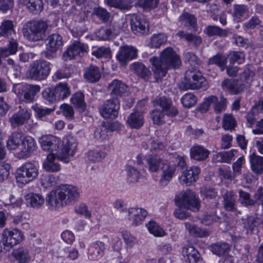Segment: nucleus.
Instances as JSON below:
<instances>
[{"mask_svg":"<svg viewBox=\"0 0 263 263\" xmlns=\"http://www.w3.org/2000/svg\"><path fill=\"white\" fill-rule=\"evenodd\" d=\"M229 250V246L227 243H217L212 246V252L217 256H222L227 253Z\"/></svg>","mask_w":263,"mask_h":263,"instance_id":"nucleus-52","label":"nucleus"},{"mask_svg":"<svg viewBox=\"0 0 263 263\" xmlns=\"http://www.w3.org/2000/svg\"><path fill=\"white\" fill-rule=\"evenodd\" d=\"M71 103L80 112L84 111L86 104L84 101V95L81 92L75 93L71 98Z\"/></svg>","mask_w":263,"mask_h":263,"instance_id":"nucleus-37","label":"nucleus"},{"mask_svg":"<svg viewBox=\"0 0 263 263\" xmlns=\"http://www.w3.org/2000/svg\"><path fill=\"white\" fill-rule=\"evenodd\" d=\"M128 219L133 226H138L142 223L147 215L146 210L141 208H130L128 211Z\"/></svg>","mask_w":263,"mask_h":263,"instance_id":"nucleus-22","label":"nucleus"},{"mask_svg":"<svg viewBox=\"0 0 263 263\" xmlns=\"http://www.w3.org/2000/svg\"><path fill=\"white\" fill-rule=\"evenodd\" d=\"M184 226L190 234L197 237H206L210 232L205 229H201L190 222H185Z\"/></svg>","mask_w":263,"mask_h":263,"instance_id":"nucleus-38","label":"nucleus"},{"mask_svg":"<svg viewBox=\"0 0 263 263\" xmlns=\"http://www.w3.org/2000/svg\"><path fill=\"white\" fill-rule=\"evenodd\" d=\"M48 23L43 20H32L23 26L22 33L28 41L38 42L44 40L48 33Z\"/></svg>","mask_w":263,"mask_h":263,"instance_id":"nucleus-4","label":"nucleus"},{"mask_svg":"<svg viewBox=\"0 0 263 263\" xmlns=\"http://www.w3.org/2000/svg\"><path fill=\"white\" fill-rule=\"evenodd\" d=\"M126 122L131 128L139 129L143 126L144 122L143 114L141 111H135L127 117Z\"/></svg>","mask_w":263,"mask_h":263,"instance_id":"nucleus-26","label":"nucleus"},{"mask_svg":"<svg viewBox=\"0 0 263 263\" xmlns=\"http://www.w3.org/2000/svg\"><path fill=\"white\" fill-rule=\"evenodd\" d=\"M23 134L22 133L15 132L9 137L7 140V146L8 149H16L23 139Z\"/></svg>","mask_w":263,"mask_h":263,"instance_id":"nucleus-40","label":"nucleus"},{"mask_svg":"<svg viewBox=\"0 0 263 263\" xmlns=\"http://www.w3.org/2000/svg\"><path fill=\"white\" fill-rule=\"evenodd\" d=\"M131 69L136 74L145 80H148L152 74L148 68L141 63H134L131 65Z\"/></svg>","mask_w":263,"mask_h":263,"instance_id":"nucleus-34","label":"nucleus"},{"mask_svg":"<svg viewBox=\"0 0 263 263\" xmlns=\"http://www.w3.org/2000/svg\"><path fill=\"white\" fill-rule=\"evenodd\" d=\"M179 21H182L186 27L194 28L196 24V18L194 15L187 12L183 13L179 17Z\"/></svg>","mask_w":263,"mask_h":263,"instance_id":"nucleus-55","label":"nucleus"},{"mask_svg":"<svg viewBox=\"0 0 263 263\" xmlns=\"http://www.w3.org/2000/svg\"><path fill=\"white\" fill-rule=\"evenodd\" d=\"M104 3L109 7L121 10H129L132 7L131 5L123 0H104Z\"/></svg>","mask_w":263,"mask_h":263,"instance_id":"nucleus-49","label":"nucleus"},{"mask_svg":"<svg viewBox=\"0 0 263 263\" xmlns=\"http://www.w3.org/2000/svg\"><path fill=\"white\" fill-rule=\"evenodd\" d=\"M22 149L18 153L20 158L28 157L35 151L36 145L35 140L30 136L24 137L22 142Z\"/></svg>","mask_w":263,"mask_h":263,"instance_id":"nucleus-21","label":"nucleus"},{"mask_svg":"<svg viewBox=\"0 0 263 263\" xmlns=\"http://www.w3.org/2000/svg\"><path fill=\"white\" fill-rule=\"evenodd\" d=\"M132 31L135 34H147L149 32V24L144 17L134 14L130 20Z\"/></svg>","mask_w":263,"mask_h":263,"instance_id":"nucleus-14","label":"nucleus"},{"mask_svg":"<svg viewBox=\"0 0 263 263\" xmlns=\"http://www.w3.org/2000/svg\"><path fill=\"white\" fill-rule=\"evenodd\" d=\"M77 147L76 139L71 136L65 137L63 139L62 148L56 154L51 153L47 156L43 164V168L48 172H58L61 166L57 159L68 163L75 154Z\"/></svg>","mask_w":263,"mask_h":263,"instance_id":"nucleus-1","label":"nucleus"},{"mask_svg":"<svg viewBox=\"0 0 263 263\" xmlns=\"http://www.w3.org/2000/svg\"><path fill=\"white\" fill-rule=\"evenodd\" d=\"M110 130L105 126H102L97 128L94 136L96 139L100 141H104L108 138V133Z\"/></svg>","mask_w":263,"mask_h":263,"instance_id":"nucleus-60","label":"nucleus"},{"mask_svg":"<svg viewBox=\"0 0 263 263\" xmlns=\"http://www.w3.org/2000/svg\"><path fill=\"white\" fill-rule=\"evenodd\" d=\"M165 111L155 109L151 112V118L155 124L160 125L165 123Z\"/></svg>","mask_w":263,"mask_h":263,"instance_id":"nucleus-50","label":"nucleus"},{"mask_svg":"<svg viewBox=\"0 0 263 263\" xmlns=\"http://www.w3.org/2000/svg\"><path fill=\"white\" fill-rule=\"evenodd\" d=\"M25 199L27 206L34 209H40L45 203L44 198L40 194L29 193L25 195Z\"/></svg>","mask_w":263,"mask_h":263,"instance_id":"nucleus-24","label":"nucleus"},{"mask_svg":"<svg viewBox=\"0 0 263 263\" xmlns=\"http://www.w3.org/2000/svg\"><path fill=\"white\" fill-rule=\"evenodd\" d=\"M227 63V57L222 53H217L209 60V63L215 64L220 67L222 70L225 68Z\"/></svg>","mask_w":263,"mask_h":263,"instance_id":"nucleus-48","label":"nucleus"},{"mask_svg":"<svg viewBox=\"0 0 263 263\" xmlns=\"http://www.w3.org/2000/svg\"><path fill=\"white\" fill-rule=\"evenodd\" d=\"M40 90V85L29 84H15L13 88L14 92L26 103L33 102Z\"/></svg>","mask_w":263,"mask_h":263,"instance_id":"nucleus-8","label":"nucleus"},{"mask_svg":"<svg viewBox=\"0 0 263 263\" xmlns=\"http://www.w3.org/2000/svg\"><path fill=\"white\" fill-rule=\"evenodd\" d=\"M221 85L223 89L228 90L233 95L241 92L245 88V85L237 80H225Z\"/></svg>","mask_w":263,"mask_h":263,"instance_id":"nucleus-25","label":"nucleus"},{"mask_svg":"<svg viewBox=\"0 0 263 263\" xmlns=\"http://www.w3.org/2000/svg\"><path fill=\"white\" fill-rule=\"evenodd\" d=\"M20 4L26 6L31 12H39L42 10V0H20Z\"/></svg>","mask_w":263,"mask_h":263,"instance_id":"nucleus-39","label":"nucleus"},{"mask_svg":"<svg viewBox=\"0 0 263 263\" xmlns=\"http://www.w3.org/2000/svg\"><path fill=\"white\" fill-rule=\"evenodd\" d=\"M138 50L134 47L128 45L121 46L116 55V58L121 65H125L127 62L136 58Z\"/></svg>","mask_w":263,"mask_h":263,"instance_id":"nucleus-15","label":"nucleus"},{"mask_svg":"<svg viewBox=\"0 0 263 263\" xmlns=\"http://www.w3.org/2000/svg\"><path fill=\"white\" fill-rule=\"evenodd\" d=\"M108 89L112 98H118L125 96L128 92V87L121 81L115 79L108 84Z\"/></svg>","mask_w":263,"mask_h":263,"instance_id":"nucleus-20","label":"nucleus"},{"mask_svg":"<svg viewBox=\"0 0 263 263\" xmlns=\"http://www.w3.org/2000/svg\"><path fill=\"white\" fill-rule=\"evenodd\" d=\"M180 88L182 90L199 89L206 90L208 87V82L199 71L195 69L189 70L186 71L184 81L180 85Z\"/></svg>","mask_w":263,"mask_h":263,"instance_id":"nucleus-5","label":"nucleus"},{"mask_svg":"<svg viewBox=\"0 0 263 263\" xmlns=\"http://www.w3.org/2000/svg\"><path fill=\"white\" fill-rule=\"evenodd\" d=\"M248 12L249 10L247 6L235 4L233 7L232 15L234 21L240 22L247 16Z\"/></svg>","mask_w":263,"mask_h":263,"instance_id":"nucleus-33","label":"nucleus"},{"mask_svg":"<svg viewBox=\"0 0 263 263\" xmlns=\"http://www.w3.org/2000/svg\"><path fill=\"white\" fill-rule=\"evenodd\" d=\"M105 249V245L102 241H97L91 244L88 249L89 259L92 260L99 259L104 255Z\"/></svg>","mask_w":263,"mask_h":263,"instance_id":"nucleus-23","label":"nucleus"},{"mask_svg":"<svg viewBox=\"0 0 263 263\" xmlns=\"http://www.w3.org/2000/svg\"><path fill=\"white\" fill-rule=\"evenodd\" d=\"M236 125V121L232 115L226 114L222 121V127L225 130H233Z\"/></svg>","mask_w":263,"mask_h":263,"instance_id":"nucleus-57","label":"nucleus"},{"mask_svg":"<svg viewBox=\"0 0 263 263\" xmlns=\"http://www.w3.org/2000/svg\"><path fill=\"white\" fill-rule=\"evenodd\" d=\"M250 163L252 171L258 175L263 173V157L257 156L254 153L250 156Z\"/></svg>","mask_w":263,"mask_h":263,"instance_id":"nucleus-32","label":"nucleus"},{"mask_svg":"<svg viewBox=\"0 0 263 263\" xmlns=\"http://www.w3.org/2000/svg\"><path fill=\"white\" fill-rule=\"evenodd\" d=\"M182 255L189 263H197L200 259V255L198 251L193 246H187L183 247Z\"/></svg>","mask_w":263,"mask_h":263,"instance_id":"nucleus-29","label":"nucleus"},{"mask_svg":"<svg viewBox=\"0 0 263 263\" xmlns=\"http://www.w3.org/2000/svg\"><path fill=\"white\" fill-rule=\"evenodd\" d=\"M222 198L223 199V208L227 211H235L236 199L235 195L232 191H227L226 193L223 195Z\"/></svg>","mask_w":263,"mask_h":263,"instance_id":"nucleus-36","label":"nucleus"},{"mask_svg":"<svg viewBox=\"0 0 263 263\" xmlns=\"http://www.w3.org/2000/svg\"><path fill=\"white\" fill-rule=\"evenodd\" d=\"M201 194L207 200L219 198L217 192L213 188L202 187L200 191Z\"/></svg>","mask_w":263,"mask_h":263,"instance_id":"nucleus-64","label":"nucleus"},{"mask_svg":"<svg viewBox=\"0 0 263 263\" xmlns=\"http://www.w3.org/2000/svg\"><path fill=\"white\" fill-rule=\"evenodd\" d=\"M92 54L97 58L104 57L107 59L111 58V51L109 47L102 46L92 52Z\"/></svg>","mask_w":263,"mask_h":263,"instance_id":"nucleus-56","label":"nucleus"},{"mask_svg":"<svg viewBox=\"0 0 263 263\" xmlns=\"http://www.w3.org/2000/svg\"><path fill=\"white\" fill-rule=\"evenodd\" d=\"M79 192L71 185H62L50 192L46 199V204L50 210L60 208L77 199Z\"/></svg>","mask_w":263,"mask_h":263,"instance_id":"nucleus-3","label":"nucleus"},{"mask_svg":"<svg viewBox=\"0 0 263 263\" xmlns=\"http://www.w3.org/2000/svg\"><path fill=\"white\" fill-rule=\"evenodd\" d=\"M120 101L118 98H112L106 100L100 109L102 117L105 118H115L119 114Z\"/></svg>","mask_w":263,"mask_h":263,"instance_id":"nucleus-13","label":"nucleus"},{"mask_svg":"<svg viewBox=\"0 0 263 263\" xmlns=\"http://www.w3.org/2000/svg\"><path fill=\"white\" fill-rule=\"evenodd\" d=\"M40 142L43 150L53 152L58 149L61 143V140L51 135H45L40 139Z\"/></svg>","mask_w":263,"mask_h":263,"instance_id":"nucleus-19","label":"nucleus"},{"mask_svg":"<svg viewBox=\"0 0 263 263\" xmlns=\"http://www.w3.org/2000/svg\"><path fill=\"white\" fill-rule=\"evenodd\" d=\"M114 28V26L111 25L101 28L97 32V36L102 40L112 39L116 35Z\"/></svg>","mask_w":263,"mask_h":263,"instance_id":"nucleus-45","label":"nucleus"},{"mask_svg":"<svg viewBox=\"0 0 263 263\" xmlns=\"http://www.w3.org/2000/svg\"><path fill=\"white\" fill-rule=\"evenodd\" d=\"M176 204L178 207L191 210L198 211L200 207L199 199L196 197L194 192L191 190L181 192L175 197Z\"/></svg>","mask_w":263,"mask_h":263,"instance_id":"nucleus-7","label":"nucleus"},{"mask_svg":"<svg viewBox=\"0 0 263 263\" xmlns=\"http://www.w3.org/2000/svg\"><path fill=\"white\" fill-rule=\"evenodd\" d=\"M54 89L57 101L67 98L70 94V88L66 83H59L54 88Z\"/></svg>","mask_w":263,"mask_h":263,"instance_id":"nucleus-41","label":"nucleus"},{"mask_svg":"<svg viewBox=\"0 0 263 263\" xmlns=\"http://www.w3.org/2000/svg\"><path fill=\"white\" fill-rule=\"evenodd\" d=\"M18 48L17 41L13 39L9 41L7 47L0 48V56L2 58H6L8 56L16 53Z\"/></svg>","mask_w":263,"mask_h":263,"instance_id":"nucleus-43","label":"nucleus"},{"mask_svg":"<svg viewBox=\"0 0 263 263\" xmlns=\"http://www.w3.org/2000/svg\"><path fill=\"white\" fill-rule=\"evenodd\" d=\"M146 226L149 232L155 236L162 237L165 235L163 229L155 221H150Z\"/></svg>","mask_w":263,"mask_h":263,"instance_id":"nucleus-53","label":"nucleus"},{"mask_svg":"<svg viewBox=\"0 0 263 263\" xmlns=\"http://www.w3.org/2000/svg\"><path fill=\"white\" fill-rule=\"evenodd\" d=\"M39 174L36 166L30 162L26 163L17 170L16 180L23 184H27L34 179Z\"/></svg>","mask_w":263,"mask_h":263,"instance_id":"nucleus-9","label":"nucleus"},{"mask_svg":"<svg viewBox=\"0 0 263 263\" xmlns=\"http://www.w3.org/2000/svg\"><path fill=\"white\" fill-rule=\"evenodd\" d=\"M181 102L184 107L190 108L196 104L197 98L194 95L187 93L183 96Z\"/></svg>","mask_w":263,"mask_h":263,"instance_id":"nucleus-58","label":"nucleus"},{"mask_svg":"<svg viewBox=\"0 0 263 263\" xmlns=\"http://www.w3.org/2000/svg\"><path fill=\"white\" fill-rule=\"evenodd\" d=\"M30 118L31 113L27 108L20 107V110L9 118V122L11 127L15 128L24 125Z\"/></svg>","mask_w":263,"mask_h":263,"instance_id":"nucleus-16","label":"nucleus"},{"mask_svg":"<svg viewBox=\"0 0 263 263\" xmlns=\"http://www.w3.org/2000/svg\"><path fill=\"white\" fill-rule=\"evenodd\" d=\"M23 239L24 235L22 232L17 229H5L1 235V240L4 246L8 248H11L20 243Z\"/></svg>","mask_w":263,"mask_h":263,"instance_id":"nucleus-11","label":"nucleus"},{"mask_svg":"<svg viewBox=\"0 0 263 263\" xmlns=\"http://www.w3.org/2000/svg\"><path fill=\"white\" fill-rule=\"evenodd\" d=\"M50 71V63L45 60H37L31 63L26 72L27 78L34 80H45Z\"/></svg>","mask_w":263,"mask_h":263,"instance_id":"nucleus-6","label":"nucleus"},{"mask_svg":"<svg viewBox=\"0 0 263 263\" xmlns=\"http://www.w3.org/2000/svg\"><path fill=\"white\" fill-rule=\"evenodd\" d=\"M146 162L148 170L151 172H157L160 167L165 163L166 161L163 160L159 156L157 155H149L146 158Z\"/></svg>","mask_w":263,"mask_h":263,"instance_id":"nucleus-30","label":"nucleus"},{"mask_svg":"<svg viewBox=\"0 0 263 263\" xmlns=\"http://www.w3.org/2000/svg\"><path fill=\"white\" fill-rule=\"evenodd\" d=\"M210 152L201 145H196L190 149L191 158L201 161L205 160L209 156Z\"/></svg>","mask_w":263,"mask_h":263,"instance_id":"nucleus-28","label":"nucleus"},{"mask_svg":"<svg viewBox=\"0 0 263 263\" xmlns=\"http://www.w3.org/2000/svg\"><path fill=\"white\" fill-rule=\"evenodd\" d=\"M46 51L45 57L48 59L54 57L57 51L63 45L62 36L58 33H54L48 36L47 39Z\"/></svg>","mask_w":263,"mask_h":263,"instance_id":"nucleus-12","label":"nucleus"},{"mask_svg":"<svg viewBox=\"0 0 263 263\" xmlns=\"http://www.w3.org/2000/svg\"><path fill=\"white\" fill-rule=\"evenodd\" d=\"M185 62L191 66L197 67L200 64V61L198 57L193 53L187 52L184 53Z\"/></svg>","mask_w":263,"mask_h":263,"instance_id":"nucleus-63","label":"nucleus"},{"mask_svg":"<svg viewBox=\"0 0 263 263\" xmlns=\"http://www.w3.org/2000/svg\"><path fill=\"white\" fill-rule=\"evenodd\" d=\"M105 157V154L104 152L90 151L86 154V157L88 160L92 162L100 161Z\"/></svg>","mask_w":263,"mask_h":263,"instance_id":"nucleus-62","label":"nucleus"},{"mask_svg":"<svg viewBox=\"0 0 263 263\" xmlns=\"http://www.w3.org/2000/svg\"><path fill=\"white\" fill-rule=\"evenodd\" d=\"M162 170V176L160 179L161 185H166L168 182L171 180L176 171V166L174 165H170L169 164H164L161 166Z\"/></svg>","mask_w":263,"mask_h":263,"instance_id":"nucleus-35","label":"nucleus"},{"mask_svg":"<svg viewBox=\"0 0 263 263\" xmlns=\"http://www.w3.org/2000/svg\"><path fill=\"white\" fill-rule=\"evenodd\" d=\"M217 101V97L215 96H211L204 99V101L201 104L199 109L202 112L207 111L211 105L214 106V104Z\"/></svg>","mask_w":263,"mask_h":263,"instance_id":"nucleus-61","label":"nucleus"},{"mask_svg":"<svg viewBox=\"0 0 263 263\" xmlns=\"http://www.w3.org/2000/svg\"><path fill=\"white\" fill-rule=\"evenodd\" d=\"M126 170L128 181L129 183L137 182L140 177V174L137 169L131 165H127Z\"/></svg>","mask_w":263,"mask_h":263,"instance_id":"nucleus-54","label":"nucleus"},{"mask_svg":"<svg viewBox=\"0 0 263 263\" xmlns=\"http://www.w3.org/2000/svg\"><path fill=\"white\" fill-rule=\"evenodd\" d=\"M14 25L11 20H4L0 26V37H9L15 34Z\"/></svg>","mask_w":263,"mask_h":263,"instance_id":"nucleus-42","label":"nucleus"},{"mask_svg":"<svg viewBox=\"0 0 263 263\" xmlns=\"http://www.w3.org/2000/svg\"><path fill=\"white\" fill-rule=\"evenodd\" d=\"M200 172V168L197 166H192L186 168L182 171L181 176L180 177V182L182 184L190 185L195 182L199 178Z\"/></svg>","mask_w":263,"mask_h":263,"instance_id":"nucleus-18","label":"nucleus"},{"mask_svg":"<svg viewBox=\"0 0 263 263\" xmlns=\"http://www.w3.org/2000/svg\"><path fill=\"white\" fill-rule=\"evenodd\" d=\"M167 41V36L163 33H160L153 35L148 44L151 48H159L162 44Z\"/></svg>","mask_w":263,"mask_h":263,"instance_id":"nucleus-47","label":"nucleus"},{"mask_svg":"<svg viewBox=\"0 0 263 263\" xmlns=\"http://www.w3.org/2000/svg\"><path fill=\"white\" fill-rule=\"evenodd\" d=\"M88 49L87 44L76 41L63 53V59L64 61H68L84 57L88 53Z\"/></svg>","mask_w":263,"mask_h":263,"instance_id":"nucleus-10","label":"nucleus"},{"mask_svg":"<svg viewBox=\"0 0 263 263\" xmlns=\"http://www.w3.org/2000/svg\"><path fill=\"white\" fill-rule=\"evenodd\" d=\"M154 106H159L162 110L165 111L166 116L170 117H174L178 114V111L176 107L172 105V102L170 99L165 97H160L154 100Z\"/></svg>","mask_w":263,"mask_h":263,"instance_id":"nucleus-17","label":"nucleus"},{"mask_svg":"<svg viewBox=\"0 0 263 263\" xmlns=\"http://www.w3.org/2000/svg\"><path fill=\"white\" fill-rule=\"evenodd\" d=\"M204 32L209 36H218L220 37H225L228 36L229 31L216 26H208L205 29Z\"/></svg>","mask_w":263,"mask_h":263,"instance_id":"nucleus-44","label":"nucleus"},{"mask_svg":"<svg viewBox=\"0 0 263 263\" xmlns=\"http://www.w3.org/2000/svg\"><path fill=\"white\" fill-rule=\"evenodd\" d=\"M239 201L241 204L245 206H249L255 204V201L251 198L248 193L240 190L239 191Z\"/></svg>","mask_w":263,"mask_h":263,"instance_id":"nucleus-59","label":"nucleus"},{"mask_svg":"<svg viewBox=\"0 0 263 263\" xmlns=\"http://www.w3.org/2000/svg\"><path fill=\"white\" fill-rule=\"evenodd\" d=\"M11 254L17 263H28L31 259L28 250L25 247L14 249Z\"/></svg>","mask_w":263,"mask_h":263,"instance_id":"nucleus-27","label":"nucleus"},{"mask_svg":"<svg viewBox=\"0 0 263 263\" xmlns=\"http://www.w3.org/2000/svg\"><path fill=\"white\" fill-rule=\"evenodd\" d=\"M101 72L98 67L90 65L85 69L84 73V79L89 83H96L100 79Z\"/></svg>","mask_w":263,"mask_h":263,"instance_id":"nucleus-31","label":"nucleus"},{"mask_svg":"<svg viewBox=\"0 0 263 263\" xmlns=\"http://www.w3.org/2000/svg\"><path fill=\"white\" fill-rule=\"evenodd\" d=\"M257 224V220L253 217L242 219L241 226L244 228L246 234H252Z\"/></svg>","mask_w":263,"mask_h":263,"instance_id":"nucleus-46","label":"nucleus"},{"mask_svg":"<svg viewBox=\"0 0 263 263\" xmlns=\"http://www.w3.org/2000/svg\"><path fill=\"white\" fill-rule=\"evenodd\" d=\"M149 61L157 80L164 77L169 69L178 68L181 64L179 56L171 47L163 50L161 52L160 57H153Z\"/></svg>","mask_w":263,"mask_h":263,"instance_id":"nucleus-2","label":"nucleus"},{"mask_svg":"<svg viewBox=\"0 0 263 263\" xmlns=\"http://www.w3.org/2000/svg\"><path fill=\"white\" fill-rule=\"evenodd\" d=\"M92 14L103 22H108L110 17V13L106 9L101 7H95Z\"/></svg>","mask_w":263,"mask_h":263,"instance_id":"nucleus-51","label":"nucleus"}]
</instances>
